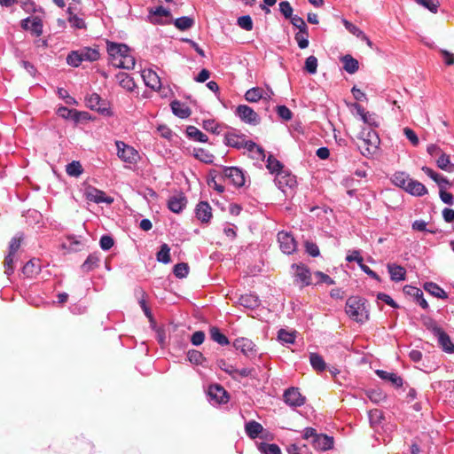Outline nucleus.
<instances>
[{"label": "nucleus", "mask_w": 454, "mask_h": 454, "mask_svg": "<svg viewBox=\"0 0 454 454\" xmlns=\"http://www.w3.org/2000/svg\"><path fill=\"white\" fill-rule=\"evenodd\" d=\"M107 53L110 63L118 68L132 69L135 67V58L130 49L124 43L107 42Z\"/></svg>", "instance_id": "1"}, {"label": "nucleus", "mask_w": 454, "mask_h": 454, "mask_svg": "<svg viewBox=\"0 0 454 454\" xmlns=\"http://www.w3.org/2000/svg\"><path fill=\"white\" fill-rule=\"evenodd\" d=\"M346 313L352 320L357 323L364 322L369 317L365 301L358 296H351L347 300Z\"/></svg>", "instance_id": "2"}, {"label": "nucleus", "mask_w": 454, "mask_h": 454, "mask_svg": "<svg viewBox=\"0 0 454 454\" xmlns=\"http://www.w3.org/2000/svg\"><path fill=\"white\" fill-rule=\"evenodd\" d=\"M359 139L361 140L359 147L362 149V153L364 156H370L376 153L380 140L375 130L372 129H363Z\"/></svg>", "instance_id": "3"}, {"label": "nucleus", "mask_w": 454, "mask_h": 454, "mask_svg": "<svg viewBox=\"0 0 454 454\" xmlns=\"http://www.w3.org/2000/svg\"><path fill=\"white\" fill-rule=\"evenodd\" d=\"M118 158L128 164H137L140 160L139 153L123 141H115Z\"/></svg>", "instance_id": "4"}, {"label": "nucleus", "mask_w": 454, "mask_h": 454, "mask_svg": "<svg viewBox=\"0 0 454 454\" xmlns=\"http://www.w3.org/2000/svg\"><path fill=\"white\" fill-rule=\"evenodd\" d=\"M83 195L87 200L97 204L106 203L110 205L114 202V198L106 195L103 191L98 190L91 185L85 187Z\"/></svg>", "instance_id": "5"}, {"label": "nucleus", "mask_w": 454, "mask_h": 454, "mask_svg": "<svg viewBox=\"0 0 454 454\" xmlns=\"http://www.w3.org/2000/svg\"><path fill=\"white\" fill-rule=\"evenodd\" d=\"M294 282L300 285L301 287L307 286L312 284L311 273L309 269L302 264H293Z\"/></svg>", "instance_id": "6"}, {"label": "nucleus", "mask_w": 454, "mask_h": 454, "mask_svg": "<svg viewBox=\"0 0 454 454\" xmlns=\"http://www.w3.org/2000/svg\"><path fill=\"white\" fill-rule=\"evenodd\" d=\"M235 114L242 121L251 125H257L260 122L259 115L247 105H239L235 110Z\"/></svg>", "instance_id": "7"}, {"label": "nucleus", "mask_w": 454, "mask_h": 454, "mask_svg": "<svg viewBox=\"0 0 454 454\" xmlns=\"http://www.w3.org/2000/svg\"><path fill=\"white\" fill-rule=\"evenodd\" d=\"M233 347L249 358L254 357L257 354L255 344L247 338L236 339L233 342Z\"/></svg>", "instance_id": "8"}, {"label": "nucleus", "mask_w": 454, "mask_h": 454, "mask_svg": "<svg viewBox=\"0 0 454 454\" xmlns=\"http://www.w3.org/2000/svg\"><path fill=\"white\" fill-rule=\"evenodd\" d=\"M278 241L281 251L286 254H291L296 250V241L289 232L279 231L278 233Z\"/></svg>", "instance_id": "9"}, {"label": "nucleus", "mask_w": 454, "mask_h": 454, "mask_svg": "<svg viewBox=\"0 0 454 454\" xmlns=\"http://www.w3.org/2000/svg\"><path fill=\"white\" fill-rule=\"evenodd\" d=\"M223 176L237 187L245 184V176L241 169L236 167H224L222 172Z\"/></svg>", "instance_id": "10"}, {"label": "nucleus", "mask_w": 454, "mask_h": 454, "mask_svg": "<svg viewBox=\"0 0 454 454\" xmlns=\"http://www.w3.org/2000/svg\"><path fill=\"white\" fill-rule=\"evenodd\" d=\"M285 403L291 407H300L304 404L305 397L297 387H289L283 395Z\"/></svg>", "instance_id": "11"}, {"label": "nucleus", "mask_w": 454, "mask_h": 454, "mask_svg": "<svg viewBox=\"0 0 454 454\" xmlns=\"http://www.w3.org/2000/svg\"><path fill=\"white\" fill-rule=\"evenodd\" d=\"M275 182L278 188L283 192H286V188L292 189L296 185V177L288 171L278 172Z\"/></svg>", "instance_id": "12"}, {"label": "nucleus", "mask_w": 454, "mask_h": 454, "mask_svg": "<svg viewBox=\"0 0 454 454\" xmlns=\"http://www.w3.org/2000/svg\"><path fill=\"white\" fill-rule=\"evenodd\" d=\"M434 335L437 338L439 346L444 352L449 354L454 353V343L451 341L450 336L442 329L435 328Z\"/></svg>", "instance_id": "13"}, {"label": "nucleus", "mask_w": 454, "mask_h": 454, "mask_svg": "<svg viewBox=\"0 0 454 454\" xmlns=\"http://www.w3.org/2000/svg\"><path fill=\"white\" fill-rule=\"evenodd\" d=\"M141 76L147 87L154 90H159L161 88L160 79L153 70L145 69L141 72Z\"/></svg>", "instance_id": "14"}, {"label": "nucleus", "mask_w": 454, "mask_h": 454, "mask_svg": "<svg viewBox=\"0 0 454 454\" xmlns=\"http://www.w3.org/2000/svg\"><path fill=\"white\" fill-rule=\"evenodd\" d=\"M21 26L25 30H30L36 36L41 35L43 33V22L37 16L28 17L23 20Z\"/></svg>", "instance_id": "15"}, {"label": "nucleus", "mask_w": 454, "mask_h": 454, "mask_svg": "<svg viewBox=\"0 0 454 454\" xmlns=\"http://www.w3.org/2000/svg\"><path fill=\"white\" fill-rule=\"evenodd\" d=\"M162 18L171 19V13L168 9L162 6L149 9L148 20L151 23L165 24L166 22L162 20Z\"/></svg>", "instance_id": "16"}, {"label": "nucleus", "mask_w": 454, "mask_h": 454, "mask_svg": "<svg viewBox=\"0 0 454 454\" xmlns=\"http://www.w3.org/2000/svg\"><path fill=\"white\" fill-rule=\"evenodd\" d=\"M208 395L210 399L214 400L216 403H226L229 401L226 390L217 384L209 387Z\"/></svg>", "instance_id": "17"}, {"label": "nucleus", "mask_w": 454, "mask_h": 454, "mask_svg": "<svg viewBox=\"0 0 454 454\" xmlns=\"http://www.w3.org/2000/svg\"><path fill=\"white\" fill-rule=\"evenodd\" d=\"M249 141L250 140H246L244 136L237 135L235 133H229L225 136V144L228 146L237 149H247Z\"/></svg>", "instance_id": "18"}, {"label": "nucleus", "mask_w": 454, "mask_h": 454, "mask_svg": "<svg viewBox=\"0 0 454 454\" xmlns=\"http://www.w3.org/2000/svg\"><path fill=\"white\" fill-rule=\"evenodd\" d=\"M270 95L268 94L263 89L260 87H254L249 89L245 93V99L251 103L258 102L260 99H269Z\"/></svg>", "instance_id": "19"}, {"label": "nucleus", "mask_w": 454, "mask_h": 454, "mask_svg": "<svg viewBox=\"0 0 454 454\" xmlns=\"http://www.w3.org/2000/svg\"><path fill=\"white\" fill-rule=\"evenodd\" d=\"M196 216L202 223H208L212 217V208L207 201H200L196 207Z\"/></svg>", "instance_id": "20"}, {"label": "nucleus", "mask_w": 454, "mask_h": 454, "mask_svg": "<svg viewBox=\"0 0 454 454\" xmlns=\"http://www.w3.org/2000/svg\"><path fill=\"white\" fill-rule=\"evenodd\" d=\"M404 191L413 196H419V197L423 196L427 193V189L422 183H420L417 180H413L411 178L409 181V183L407 184V186Z\"/></svg>", "instance_id": "21"}, {"label": "nucleus", "mask_w": 454, "mask_h": 454, "mask_svg": "<svg viewBox=\"0 0 454 454\" xmlns=\"http://www.w3.org/2000/svg\"><path fill=\"white\" fill-rule=\"evenodd\" d=\"M388 273L390 275V278L393 281L399 282L405 279L406 270L400 265L388 263L387 264Z\"/></svg>", "instance_id": "22"}, {"label": "nucleus", "mask_w": 454, "mask_h": 454, "mask_svg": "<svg viewBox=\"0 0 454 454\" xmlns=\"http://www.w3.org/2000/svg\"><path fill=\"white\" fill-rule=\"evenodd\" d=\"M86 106L91 110L104 113L106 109L102 106L103 103L101 98L97 93H92L85 98Z\"/></svg>", "instance_id": "23"}, {"label": "nucleus", "mask_w": 454, "mask_h": 454, "mask_svg": "<svg viewBox=\"0 0 454 454\" xmlns=\"http://www.w3.org/2000/svg\"><path fill=\"white\" fill-rule=\"evenodd\" d=\"M118 84L128 91H132L136 86L133 78L127 73L119 72L115 75Z\"/></svg>", "instance_id": "24"}, {"label": "nucleus", "mask_w": 454, "mask_h": 454, "mask_svg": "<svg viewBox=\"0 0 454 454\" xmlns=\"http://www.w3.org/2000/svg\"><path fill=\"white\" fill-rule=\"evenodd\" d=\"M404 292L410 295L414 296L416 301L425 309L428 308V303L423 296L422 291L415 286H406L403 288Z\"/></svg>", "instance_id": "25"}, {"label": "nucleus", "mask_w": 454, "mask_h": 454, "mask_svg": "<svg viewBox=\"0 0 454 454\" xmlns=\"http://www.w3.org/2000/svg\"><path fill=\"white\" fill-rule=\"evenodd\" d=\"M376 374L384 380H387L392 383L395 387H401L403 385V380L396 373L389 372L383 370H377Z\"/></svg>", "instance_id": "26"}, {"label": "nucleus", "mask_w": 454, "mask_h": 454, "mask_svg": "<svg viewBox=\"0 0 454 454\" xmlns=\"http://www.w3.org/2000/svg\"><path fill=\"white\" fill-rule=\"evenodd\" d=\"M171 109L175 115L179 118H187L191 114L190 108L184 103L175 100L171 103Z\"/></svg>", "instance_id": "27"}, {"label": "nucleus", "mask_w": 454, "mask_h": 454, "mask_svg": "<svg viewBox=\"0 0 454 454\" xmlns=\"http://www.w3.org/2000/svg\"><path fill=\"white\" fill-rule=\"evenodd\" d=\"M245 430H246L247 434L251 439H255L259 436V434L261 433H262L263 427L260 423H258L254 420H252L246 424Z\"/></svg>", "instance_id": "28"}, {"label": "nucleus", "mask_w": 454, "mask_h": 454, "mask_svg": "<svg viewBox=\"0 0 454 454\" xmlns=\"http://www.w3.org/2000/svg\"><path fill=\"white\" fill-rule=\"evenodd\" d=\"M313 443L315 447L323 450H327L333 448V440L332 437L325 434H318L317 439L313 440Z\"/></svg>", "instance_id": "29"}, {"label": "nucleus", "mask_w": 454, "mask_h": 454, "mask_svg": "<svg viewBox=\"0 0 454 454\" xmlns=\"http://www.w3.org/2000/svg\"><path fill=\"white\" fill-rule=\"evenodd\" d=\"M82 61L93 62L99 59V51L96 48L84 47L79 50Z\"/></svg>", "instance_id": "30"}, {"label": "nucleus", "mask_w": 454, "mask_h": 454, "mask_svg": "<svg viewBox=\"0 0 454 454\" xmlns=\"http://www.w3.org/2000/svg\"><path fill=\"white\" fill-rule=\"evenodd\" d=\"M410 180L411 177L405 172H395L391 177L392 183L403 190H405Z\"/></svg>", "instance_id": "31"}, {"label": "nucleus", "mask_w": 454, "mask_h": 454, "mask_svg": "<svg viewBox=\"0 0 454 454\" xmlns=\"http://www.w3.org/2000/svg\"><path fill=\"white\" fill-rule=\"evenodd\" d=\"M239 304L247 309H254L259 306V299L254 294H244L239 298Z\"/></svg>", "instance_id": "32"}, {"label": "nucleus", "mask_w": 454, "mask_h": 454, "mask_svg": "<svg viewBox=\"0 0 454 454\" xmlns=\"http://www.w3.org/2000/svg\"><path fill=\"white\" fill-rule=\"evenodd\" d=\"M436 165L446 172H454V164L450 162L449 155L442 153L436 160Z\"/></svg>", "instance_id": "33"}, {"label": "nucleus", "mask_w": 454, "mask_h": 454, "mask_svg": "<svg viewBox=\"0 0 454 454\" xmlns=\"http://www.w3.org/2000/svg\"><path fill=\"white\" fill-rule=\"evenodd\" d=\"M186 200L184 197H172L168 200V208L174 213H179L185 207Z\"/></svg>", "instance_id": "34"}, {"label": "nucleus", "mask_w": 454, "mask_h": 454, "mask_svg": "<svg viewBox=\"0 0 454 454\" xmlns=\"http://www.w3.org/2000/svg\"><path fill=\"white\" fill-rule=\"evenodd\" d=\"M186 134L194 141L202 143H206L207 141V136L194 126H188L186 129Z\"/></svg>", "instance_id": "35"}, {"label": "nucleus", "mask_w": 454, "mask_h": 454, "mask_svg": "<svg viewBox=\"0 0 454 454\" xmlns=\"http://www.w3.org/2000/svg\"><path fill=\"white\" fill-rule=\"evenodd\" d=\"M424 288L427 292L430 293L434 297L441 299H446L448 297L444 290L435 283L427 282L424 285Z\"/></svg>", "instance_id": "36"}, {"label": "nucleus", "mask_w": 454, "mask_h": 454, "mask_svg": "<svg viewBox=\"0 0 454 454\" xmlns=\"http://www.w3.org/2000/svg\"><path fill=\"white\" fill-rule=\"evenodd\" d=\"M309 362L313 369L316 370L317 372H324L326 368V364L325 360L320 355L317 353H311L309 355Z\"/></svg>", "instance_id": "37"}, {"label": "nucleus", "mask_w": 454, "mask_h": 454, "mask_svg": "<svg viewBox=\"0 0 454 454\" xmlns=\"http://www.w3.org/2000/svg\"><path fill=\"white\" fill-rule=\"evenodd\" d=\"M343 68L348 74H354L358 70V61L350 55L342 58Z\"/></svg>", "instance_id": "38"}, {"label": "nucleus", "mask_w": 454, "mask_h": 454, "mask_svg": "<svg viewBox=\"0 0 454 454\" xmlns=\"http://www.w3.org/2000/svg\"><path fill=\"white\" fill-rule=\"evenodd\" d=\"M422 171L427 175L430 178H432L435 183H437L441 187L443 184H450L448 179L443 176L436 173L432 168L428 167H422Z\"/></svg>", "instance_id": "39"}, {"label": "nucleus", "mask_w": 454, "mask_h": 454, "mask_svg": "<svg viewBox=\"0 0 454 454\" xmlns=\"http://www.w3.org/2000/svg\"><path fill=\"white\" fill-rule=\"evenodd\" d=\"M247 150L251 153V157L255 160H263L266 156L264 150L251 140L247 145Z\"/></svg>", "instance_id": "40"}, {"label": "nucleus", "mask_w": 454, "mask_h": 454, "mask_svg": "<svg viewBox=\"0 0 454 454\" xmlns=\"http://www.w3.org/2000/svg\"><path fill=\"white\" fill-rule=\"evenodd\" d=\"M193 156L199 160L207 164L212 163L214 161V155L203 148H194Z\"/></svg>", "instance_id": "41"}, {"label": "nucleus", "mask_w": 454, "mask_h": 454, "mask_svg": "<svg viewBox=\"0 0 454 454\" xmlns=\"http://www.w3.org/2000/svg\"><path fill=\"white\" fill-rule=\"evenodd\" d=\"M99 257L97 254H90L82 265V270L89 272L98 266Z\"/></svg>", "instance_id": "42"}, {"label": "nucleus", "mask_w": 454, "mask_h": 454, "mask_svg": "<svg viewBox=\"0 0 454 454\" xmlns=\"http://www.w3.org/2000/svg\"><path fill=\"white\" fill-rule=\"evenodd\" d=\"M66 172L68 176L78 177L83 172V168L80 161L73 160L66 166Z\"/></svg>", "instance_id": "43"}, {"label": "nucleus", "mask_w": 454, "mask_h": 454, "mask_svg": "<svg viewBox=\"0 0 454 454\" xmlns=\"http://www.w3.org/2000/svg\"><path fill=\"white\" fill-rule=\"evenodd\" d=\"M343 25L345 27V28L349 32L351 33L352 35L357 36V37H362L363 39L366 40L367 41V43L368 45H371L372 43L371 41L368 39V37L364 34V32L362 30H360L356 25H354L353 23L348 21L347 20H343Z\"/></svg>", "instance_id": "44"}, {"label": "nucleus", "mask_w": 454, "mask_h": 454, "mask_svg": "<svg viewBox=\"0 0 454 454\" xmlns=\"http://www.w3.org/2000/svg\"><path fill=\"white\" fill-rule=\"evenodd\" d=\"M174 25L179 30L184 31L191 28L194 25V20L192 18L184 16L176 19L174 21Z\"/></svg>", "instance_id": "45"}, {"label": "nucleus", "mask_w": 454, "mask_h": 454, "mask_svg": "<svg viewBox=\"0 0 454 454\" xmlns=\"http://www.w3.org/2000/svg\"><path fill=\"white\" fill-rule=\"evenodd\" d=\"M209 332L210 337L214 341L217 342L222 346L229 344L228 338L224 334H223L217 327H211Z\"/></svg>", "instance_id": "46"}, {"label": "nucleus", "mask_w": 454, "mask_h": 454, "mask_svg": "<svg viewBox=\"0 0 454 454\" xmlns=\"http://www.w3.org/2000/svg\"><path fill=\"white\" fill-rule=\"evenodd\" d=\"M266 167L270 173H276V175L279 171H284L282 163L275 159L272 155L268 157Z\"/></svg>", "instance_id": "47"}, {"label": "nucleus", "mask_w": 454, "mask_h": 454, "mask_svg": "<svg viewBox=\"0 0 454 454\" xmlns=\"http://www.w3.org/2000/svg\"><path fill=\"white\" fill-rule=\"evenodd\" d=\"M157 260L163 263L170 262V248L167 244H162L156 254Z\"/></svg>", "instance_id": "48"}, {"label": "nucleus", "mask_w": 454, "mask_h": 454, "mask_svg": "<svg viewBox=\"0 0 454 454\" xmlns=\"http://www.w3.org/2000/svg\"><path fill=\"white\" fill-rule=\"evenodd\" d=\"M295 41L301 49H305L309 46V33L307 30L298 31L294 35Z\"/></svg>", "instance_id": "49"}, {"label": "nucleus", "mask_w": 454, "mask_h": 454, "mask_svg": "<svg viewBox=\"0 0 454 454\" xmlns=\"http://www.w3.org/2000/svg\"><path fill=\"white\" fill-rule=\"evenodd\" d=\"M259 450L262 454H281V450L277 444L260 443L258 446Z\"/></svg>", "instance_id": "50"}, {"label": "nucleus", "mask_w": 454, "mask_h": 454, "mask_svg": "<svg viewBox=\"0 0 454 454\" xmlns=\"http://www.w3.org/2000/svg\"><path fill=\"white\" fill-rule=\"evenodd\" d=\"M67 62L69 66L77 67L82 62V55L79 50L71 51L67 57Z\"/></svg>", "instance_id": "51"}, {"label": "nucleus", "mask_w": 454, "mask_h": 454, "mask_svg": "<svg viewBox=\"0 0 454 454\" xmlns=\"http://www.w3.org/2000/svg\"><path fill=\"white\" fill-rule=\"evenodd\" d=\"M368 416L372 427H376L380 424L383 419V412L380 410L373 409L369 411Z\"/></svg>", "instance_id": "52"}, {"label": "nucleus", "mask_w": 454, "mask_h": 454, "mask_svg": "<svg viewBox=\"0 0 454 454\" xmlns=\"http://www.w3.org/2000/svg\"><path fill=\"white\" fill-rule=\"evenodd\" d=\"M304 70L310 74H314L317 70V59L315 56H309L305 60Z\"/></svg>", "instance_id": "53"}, {"label": "nucleus", "mask_w": 454, "mask_h": 454, "mask_svg": "<svg viewBox=\"0 0 454 454\" xmlns=\"http://www.w3.org/2000/svg\"><path fill=\"white\" fill-rule=\"evenodd\" d=\"M417 4L428 9L431 12L436 13L439 7L438 0H415Z\"/></svg>", "instance_id": "54"}, {"label": "nucleus", "mask_w": 454, "mask_h": 454, "mask_svg": "<svg viewBox=\"0 0 454 454\" xmlns=\"http://www.w3.org/2000/svg\"><path fill=\"white\" fill-rule=\"evenodd\" d=\"M278 337L280 341L286 344H293L295 340L294 333L287 332L284 329L278 331Z\"/></svg>", "instance_id": "55"}, {"label": "nucleus", "mask_w": 454, "mask_h": 454, "mask_svg": "<svg viewBox=\"0 0 454 454\" xmlns=\"http://www.w3.org/2000/svg\"><path fill=\"white\" fill-rule=\"evenodd\" d=\"M173 272L176 278H185L189 272V267L187 263L180 262L175 265Z\"/></svg>", "instance_id": "56"}, {"label": "nucleus", "mask_w": 454, "mask_h": 454, "mask_svg": "<svg viewBox=\"0 0 454 454\" xmlns=\"http://www.w3.org/2000/svg\"><path fill=\"white\" fill-rule=\"evenodd\" d=\"M237 24L247 31H251L253 29V20L249 15L239 17L237 20Z\"/></svg>", "instance_id": "57"}, {"label": "nucleus", "mask_w": 454, "mask_h": 454, "mask_svg": "<svg viewBox=\"0 0 454 454\" xmlns=\"http://www.w3.org/2000/svg\"><path fill=\"white\" fill-rule=\"evenodd\" d=\"M38 270L39 265L35 264L34 261H29L24 265L22 271L26 276L32 277L38 272Z\"/></svg>", "instance_id": "58"}, {"label": "nucleus", "mask_w": 454, "mask_h": 454, "mask_svg": "<svg viewBox=\"0 0 454 454\" xmlns=\"http://www.w3.org/2000/svg\"><path fill=\"white\" fill-rule=\"evenodd\" d=\"M188 360L195 364H201L204 361V356L201 352L198 350H190L187 354Z\"/></svg>", "instance_id": "59"}, {"label": "nucleus", "mask_w": 454, "mask_h": 454, "mask_svg": "<svg viewBox=\"0 0 454 454\" xmlns=\"http://www.w3.org/2000/svg\"><path fill=\"white\" fill-rule=\"evenodd\" d=\"M14 254H10L8 253V254L6 255L5 259H4V269H5V274L6 275H11L13 273V270H14V266H13V261H14Z\"/></svg>", "instance_id": "60"}, {"label": "nucleus", "mask_w": 454, "mask_h": 454, "mask_svg": "<svg viewBox=\"0 0 454 454\" xmlns=\"http://www.w3.org/2000/svg\"><path fill=\"white\" fill-rule=\"evenodd\" d=\"M279 11L286 19L293 17V8L287 1H283L279 4Z\"/></svg>", "instance_id": "61"}, {"label": "nucleus", "mask_w": 454, "mask_h": 454, "mask_svg": "<svg viewBox=\"0 0 454 454\" xmlns=\"http://www.w3.org/2000/svg\"><path fill=\"white\" fill-rule=\"evenodd\" d=\"M361 119L369 126L377 127L379 125L378 117L375 114L366 112V114Z\"/></svg>", "instance_id": "62"}, {"label": "nucleus", "mask_w": 454, "mask_h": 454, "mask_svg": "<svg viewBox=\"0 0 454 454\" xmlns=\"http://www.w3.org/2000/svg\"><path fill=\"white\" fill-rule=\"evenodd\" d=\"M277 113L278 116L285 121H289L293 117L291 110L286 106H278L277 108Z\"/></svg>", "instance_id": "63"}, {"label": "nucleus", "mask_w": 454, "mask_h": 454, "mask_svg": "<svg viewBox=\"0 0 454 454\" xmlns=\"http://www.w3.org/2000/svg\"><path fill=\"white\" fill-rule=\"evenodd\" d=\"M290 20H291L292 25L294 27H295L296 28H298L299 31L308 29V27L302 18H301L297 15H294L290 19Z\"/></svg>", "instance_id": "64"}]
</instances>
